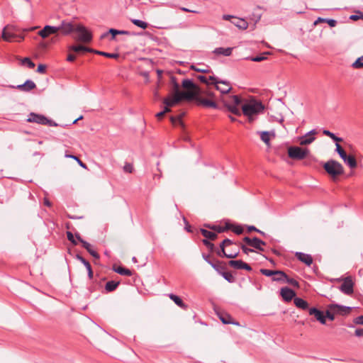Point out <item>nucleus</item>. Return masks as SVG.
<instances>
[{
  "label": "nucleus",
  "instance_id": "obj_45",
  "mask_svg": "<svg viewBox=\"0 0 363 363\" xmlns=\"http://www.w3.org/2000/svg\"><path fill=\"white\" fill-rule=\"evenodd\" d=\"M260 138L265 144H269L270 140L269 132L262 131L260 133Z\"/></svg>",
  "mask_w": 363,
  "mask_h": 363
},
{
  "label": "nucleus",
  "instance_id": "obj_40",
  "mask_svg": "<svg viewBox=\"0 0 363 363\" xmlns=\"http://www.w3.org/2000/svg\"><path fill=\"white\" fill-rule=\"evenodd\" d=\"M131 22L136 26L140 28H143V29H146L148 26V24L147 23L142 21V20H139V19H131Z\"/></svg>",
  "mask_w": 363,
  "mask_h": 363
},
{
  "label": "nucleus",
  "instance_id": "obj_25",
  "mask_svg": "<svg viewBox=\"0 0 363 363\" xmlns=\"http://www.w3.org/2000/svg\"><path fill=\"white\" fill-rule=\"evenodd\" d=\"M168 296L169 297V298L173 301L174 302V303L178 306L179 307H180L182 309H186L187 308V306L184 303V301H182V299L174 294H168Z\"/></svg>",
  "mask_w": 363,
  "mask_h": 363
},
{
  "label": "nucleus",
  "instance_id": "obj_50",
  "mask_svg": "<svg viewBox=\"0 0 363 363\" xmlns=\"http://www.w3.org/2000/svg\"><path fill=\"white\" fill-rule=\"evenodd\" d=\"M335 314L336 313L333 312V310H330V308L328 307L325 315L326 316V318H328L330 320H334Z\"/></svg>",
  "mask_w": 363,
  "mask_h": 363
},
{
  "label": "nucleus",
  "instance_id": "obj_1",
  "mask_svg": "<svg viewBox=\"0 0 363 363\" xmlns=\"http://www.w3.org/2000/svg\"><path fill=\"white\" fill-rule=\"evenodd\" d=\"M264 108L262 102L252 100L242 106V112L250 122H252L255 120L254 116L261 113Z\"/></svg>",
  "mask_w": 363,
  "mask_h": 363
},
{
  "label": "nucleus",
  "instance_id": "obj_10",
  "mask_svg": "<svg viewBox=\"0 0 363 363\" xmlns=\"http://www.w3.org/2000/svg\"><path fill=\"white\" fill-rule=\"evenodd\" d=\"M340 290L346 295H351L354 292V282L350 277H346L340 286Z\"/></svg>",
  "mask_w": 363,
  "mask_h": 363
},
{
  "label": "nucleus",
  "instance_id": "obj_33",
  "mask_svg": "<svg viewBox=\"0 0 363 363\" xmlns=\"http://www.w3.org/2000/svg\"><path fill=\"white\" fill-rule=\"evenodd\" d=\"M343 161L351 169L355 168L357 165V160L353 155H347L345 160Z\"/></svg>",
  "mask_w": 363,
  "mask_h": 363
},
{
  "label": "nucleus",
  "instance_id": "obj_2",
  "mask_svg": "<svg viewBox=\"0 0 363 363\" xmlns=\"http://www.w3.org/2000/svg\"><path fill=\"white\" fill-rule=\"evenodd\" d=\"M195 96L192 91L172 92V96L164 99L163 103L169 108L179 104L182 100L191 101Z\"/></svg>",
  "mask_w": 363,
  "mask_h": 363
},
{
  "label": "nucleus",
  "instance_id": "obj_42",
  "mask_svg": "<svg viewBox=\"0 0 363 363\" xmlns=\"http://www.w3.org/2000/svg\"><path fill=\"white\" fill-rule=\"evenodd\" d=\"M23 65H26L28 68L33 69L35 67V63L29 58L25 57L21 60Z\"/></svg>",
  "mask_w": 363,
  "mask_h": 363
},
{
  "label": "nucleus",
  "instance_id": "obj_27",
  "mask_svg": "<svg viewBox=\"0 0 363 363\" xmlns=\"http://www.w3.org/2000/svg\"><path fill=\"white\" fill-rule=\"evenodd\" d=\"M82 247L87 250V252L95 259H99L100 256L97 252L92 249L91 245L85 240H82Z\"/></svg>",
  "mask_w": 363,
  "mask_h": 363
},
{
  "label": "nucleus",
  "instance_id": "obj_23",
  "mask_svg": "<svg viewBox=\"0 0 363 363\" xmlns=\"http://www.w3.org/2000/svg\"><path fill=\"white\" fill-rule=\"evenodd\" d=\"M294 303L295 306L300 309L308 310L310 308L308 307V303L301 298L295 297L294 298Z\"/></svg>",
  "mask_w": 363,
  "mask_h": 363
},
{
  "label": "nucleus",
  "instance_id": "obj_44",
  "mask_svg": "<svg viewBox=\"0 0 363 363\" xmlns=\"http://www.w3.org/2000/svg\"><path fill=\"white\" fill-rule=\"evenodd\" d=\"M202 242L210 250L211 252H213L216 251L214 244L208 240L207 239H203L202 240Z\"/></svg>",
  "mask_w": 363,
  "mask_h": 363
},
{
  "label": "nucleus",
  "instance_id": "obj_11",
  "mask_svg": "<svg viewBox=\"0 0 363 363\" xmlns=\"http://www.w3.org/2000/svg\"><path fill=\"white\" fill-rule=\"evenodd\" d=\"M182 87L186 89V91H192L198 94V96L201 94V90L198 85H196L191 79H184L182 82Z\"/></svg>",
  "mask_w": 363,
  "mask_h": 363
},
{
  "label": "nucleus",
  "instance_id": "obj_15",
  "mask_svg": "<svg viewBox=\"0 0 363 363\" xmlns=\"http://www.w3.org/2000/svg\"><path fill=\"white\" fill-rule=\"evenodd\" d=\"M316 133H317V132L315 129L311 130V131L306 133L304 135L301 136L299 138L300 145H307L312 143L315 140V138L314 137V135Z\"/></svg>",
  "mask_w": 363,
  "mask_h": 363
},
{
  "label": "nucleus",
  "instance_id": "obj_6",
  "mask_svg": "<svg viewBox=\"0 0 363 363\" xmlns=\"http://www.w3.org/2000/svg\"><path fill=\"white\" fill-rule=\"evenodd\" d=\"M2 38L8 42H21L24 36L21 33H17L13 27L6 26L2 31Z\"/></svg>",
  "mask_w": 363,
  "mask_h": 363
},
{
  "label": "nucleus",
  "instance_id": "obj_29",
  "mask_svg": "<svg viewBox=\"0 0 363 363\" xmlns=\"http://www.w3.org/2000/svg\"><path fill=\"white\" fill-rule=\"evenodd\" d=\"M232 48H217L213 50V53L218 55L230 56L232 54Z\"/></svg>",
  "mask_w": 363,
  "mask_h": 363
},
{
  "label": "nucleus",
  "instance_id": "obj_8",
  "mask_svg": "<svg viewBox=\"0 0 363 363\" xmlns=\"http://www.w3.org/2000/svg\"><path fill=\"white\" fill-rule=\"evenodd\" d=\"M209 79L211 84L214 85L215 88L222 94H228L232 89L229 82L219 79L214 75L210 76Z\"/></svg>",
  "mask_w": 363,
  "mask_h": 363
},
{
  "label": "nucleus",
  "instance_id": "obj_28",
  "mask_svg": "<svg viewBox=\"0 0 363 363\" xmlns=\"http://www.w3.org/2000/svg\"><path fill=\"white\" fill-rule=\"evenodd\" d=\"M120 284V281H108L105 285V291L106 293L114 291Z\"/></svg>",
  "mask_w": 363,
  "mask_h": 363
},
{
  "label": "nucleus",
  "instance_id": "obj_3",
  "mask_svg": "<svg viewBox=\"0 0 363 363\" xmlns=\"http://www.w3.org/2000/svg\"><path fill=\"white\" fill-rule=\"evenodd\" d=\"M325 172L330 174L333 179L344 173L342 165L333 160H328L323 165Z\"/></svg>",
  "mask_w": 363,
  "mask_h": 363
},
{
  "label": "nucleus",
  "instance_id": "obj_5",
  "mask_svg": "<svg viewBox=\"0 0 363 363\" xmlns=\"http://www.w3.org/2000/svg\"><path fill=\"white\" fill-rule=\"evenodd\" d=\"M287 152L291 159L302 160L310 154V150L308 148H302L298 146H290L288 147Z\"/></svg>",
  "mask_w": 363,
  "mask_h": 363
},
{
  "label": "nucleus",
  "instance_id": "obj_31",
  "mask_svg": "<svg viewBox=\"0 0 363 363\" xmlns=\"http://www.w3.org/2000/svg\"><path fill=\"white\" fill-rule=\"evenodd\" d=\"M211 267L220 274L221 275V273H223L226 270L225 265L218 260H217L216 262H214Z\"/></svg>",
  "mask_w": 363,
  "mask_h": 363
},
{
  "label": "nucleus",
  "instance_id": "obj_16",
  "mask_svg": "<svg viewBox=\"0 0 363 363\" xmlns=\"http://www.w3.org/2000/svg\"><path fill=\"white\" fill-rule=\"evenodd\" d=\"M59 31V28L57 26H45L42 30H40L38 33L39 35L43 38H48L50 35L55 34Z\"/></svg>",
  "mask_w": 363,
  "mask_h": 363
},
{
  "label": "nucleus",
  "instance_id": "obj_52",
  "mask_svg": "<svg viewBox=\"0 0 363 363\" xmlns=\"http://www.w3.org/2000/svg\"><path fill=\"white\" fill-rule=\"evenodd\" d=\"M220 319L224 324H234L233 322L230 321L231 317L228 315H220Z\"/></svg>",
  "mask_w": 363,
  "mask_h": 363
},
{
  "label": "nucleus",
  "instance_id": "obj_20",
  "mask_svg": "<svg viewBox=\"0 0 363 363\" xmlns=\"http://www.w3.org/2000/svg\"><path fill=\"white\" fill-rule=\"evenodd\" d=\"M75 257L77 259L80 261L84 266H86V269L88 272V277L90 279H91L93 278L94 273H93L92 268H91L90 263L86 259H85L82 256H81L79 254H77Z\"/></svg>",
  "mask_w": 363,
  "mask_h": 363
},
{
  "label": "nucleus",
  "instance_id": "obj_9",
  "mask_svg": "<svg viewBox=\"0 0 363 363\" xmlns=\"http://www.w3.org/2000/svg\"><path fill=\"white\" fill-rule=\"evenodd\" d=\"M78 25L79 23H76L74 22L62 21L61 24L59 26H57V28H59V31L60 30L63 35H66L75 33Z\"/></svg>",
  "mask_w": 363,
  "mask_h": 363
},
{
  "label": "nucleus",
  "instance_id": "obj_41",
  "mask_svg": "<svg viewBox=\"0 0 363 363\" xmlns=\"http://www.w3.org/2000/svg\"><path fill=\"white\" fill-rule=\"evenodd\" d=\"M221 276L229 283H234L235 281V278L230 272H226L225 270L223 273H221Z\"/></svg>",
  "mask_w": 363,
  "mask_h": 363
},
{
  "label": "nucleus",
  "instance_id": "obj_17",
  "mask_svg": "<svg viewBox=\"0 0 363 363\" xmlns=\"http://www.w3.org/2000/svg\"><path fill=\"white\" fill-rule=\"evenodd\" d=\"M280 294L283 300L286 302L291 301L296 296L295 291L289 287L281 288Z\"/></svg>",
  "mask_w": 363,
  "mask_h": 363
},
{
  "label": "nucleus",
  "instance_id": "obj_59",
  "mask_svg": "<svg viewBox=\"0 0 363 363\" xmlns=\"http://www.w3.org/2000/svg\"><path fill=\"white\" fill-rule=\"evenodd\" d=\"M197 79L202 83L203 84H206V85H210L211 84V82H209V81H211L209 79V78L208 79L206 77L203 76V75H199L197 77Z\"/></svg>",
  "mask_w": 363,
  "mask_h": 363
},
{
  "label": "nucleus",
  "instance_id": "obj_32",
  "mask_svg": "<svg viewBox=\"0 0 363 363\" xmlns=\"http://www.w3.org/2000/svg\"><path fill=\"white\" fill-rule=\"evenodd\" d=\"M113 270L115 272H116V273H118V274H119L121 275H124V276L130 277V276H131L133 274L132 272L130 269L124 268L123 267H115L114 266L113 267Z\"/></svg>",
  "mask_w": 363,
  "mask_h": 363
},
{
  "label": "nucleus",
  "instance_id": "obj_22",
  "mask_svg": "<svg viewBox=\"0 0 363 363\" xmlns=\"http://www.w3.org/2000/svg\"><path fill=\"white\" fill-rule=\"evenodd\" d=\"M260 273L266 277H274V275H281L285 277V272L281 270H270L267 269H261Z\"/></svg>",
  "mask_w": 363,
  "mask_h": 363
},
{
  "label": "nucleus",
  "instance_id": "obj_55",
  "mask_svg": "<svg viewBox=\"0 0 363 363\" xmlns=\"http://www.w3.org/2000/svg\"><path fill=\"white\" fill-rule=\"evenodd\" d=\"M285 278H287V274L285 273V277H282L281 275H274L272 280L273 281H277V282H284Z\"/></svg>",
  "mask_w": 363,
  "mask_h": 363
},
{
  "label": "nucleus",
  "instance_id": "obj_4",
  "mask_svg": "<svg viewBox=\"0 0 363 363\" xmlns=\"http://www.w3.org/2000/svg\"><path fill=\"white\" fill-rule=\"evenodd\" d=\"M27 122L35 123L40 125H48L52 127L58 126V124L54 121L48 118L44 115L31 112L28 116Z\"/></svg>",
  "mask_w": 363,
  "mask_h": 363
},
{
  "label": "nucleus",
  "instance_id": "obj_47",
  "mask_svg": "<svg viewBox=\"0 0 363 363\" xmlns=\"http://www.w3.org/2000/svg\"><path fill=\"white\" fill-rule=\"evenodd\" d=\"M350 19L352 21L363 20V13L360 11H357L354 14L350 16Z\"/></svg>",
  "mask_w": 363,
  "mask_h": 363
},
{
  "label": "nucleus",
  "instance_id": "obj_63",
  "mask_svg": "<svg viewBox=\"0 0 363 363\" xmlns=\"http://www.w3.org/2000/svg\"><path fill=\"white\" fill-rule=\"evenodd\" d=\"M45 71H46V66L45 65L40 64L38 66L37 72L38 73L44 74V73H45Z\"/></svg>",
  "mask_w": 363,
  "mask_h": 363
},
{
  "label": "nucleus",
  "instance_id": "obj_38",
  "mask_svg": "<svg viewBox=\"0 0 363 363\" xmlns=\"http://www.w3.org/2000/svg\"><path fill=\"white\" fill-rule=\"evenodd\" d=\"M225 106L228 108V110L231 112L232 113L236 115V116H240L241 111L240 109L237 107V106L230 105L225 102Z\"/></svg>",
  "mask_w": 363,
  "mask_h": 363
},
{
  "label": "nucleus",
  "instance_id": "obj_54",
  "mask_svg": "<svg viewBox=\"0 0 363 363\" xmlns=\"http://www.w3.org/2000/svg\"><path fill=\"white\" fill-rule=\"evenodd\" d=\"M247 59L250 60L252 62H262V61L266 60L267 57H264V55H259V56H255V57H249Z\"/></svg>",
  "mask_w": 363,
  "mask_h": 363
},
{
  "label": "nucleus",
  "instance_id": "obj_12",
  "mask_svg": "<svg viewBox=\"0 0 363 363\" xmlns=\"http://www.w3.org/2000/svg\"><path fill=\"white\" fill-rule=\"evenodd\" d=\"M195 99H194L193 101H195L198 105H201L205 107H211L215 109L220 108L218 105L213 101L207 99H203L200 96V95L198 96V94L194 92Z\"/></svg>",
  "mask_w": 363,
  "mask_h": 363
},
{
  "label": "nucleus",
  "instance_id": "obj_49",
  "mask_svg": "<svg viewBox=\"0 0 363 363\" xmlns=\"http://www.w3.org/2000/svg\"><path fill=\"white\" fill-rule=\"evenodd\" d=\"M206 226L211 230H213L218 233H221L224 232V229L223 226L220 225H206Z\"/></svg>",
  "mask_w": 363,
  "mask_h": 363
},
{
  "label": "nucleus",
  "instance_id": "obj_36",
  "mask_svg": "<svg viewBox=\"0 0 363 363\" xmlns=\"http://www.w3.org/2000/svg\"><path fill=\"white\" fill-rule=\"evenodd\" d=\"M234 25L238 27L239 28L245 30L248 27V23L243 19L236 18V21L233 22Z\"/></svg>",
  "mask_w": 363,
  "mask_h": 363
},
{
  "label": "nucleus",
  "instance_id": "obj_43",
  "mask_svg": "<svg viewBox=\"0 0 363 363\" xmlns=\"http://www.w3.org/2000/svg\"><path fill=\"white\" fill-rule=\"evenodd\" d=\"M69 50L76 52H84L85 46L82 45H73L69 46Z\"/></svg>",
  "mask_w": 363,
  "mask_h": 363
},
{
  "label": "nucleus",
  "instance_id": "obj_53",
  "mask_svg": "<svg viewBox=\"0 0 363 363\" xmlns=\"http://www.w3.org/2000/svg\"><path fill=\"white\" fill-rule=\"evenodd\" d=\"M171 109L170 108L165 106L164 110L162 111H160L156 114L157 118L160 120L162 118V117L164 116L166 113L170 112Z\"/></svg>",
  "mask_w": 363,
  "mask_h": 363
},
{
  "label": "nucleus",
  "instance_id": "obj_34",
  "mask_svg": "<svg viewBox=\"0 0 363 363\" xmlns=\"http://www.w3.org/2000/svg\"><path fill=\"white\" fill-rule=\"evenodd\" d=\"M65 157L67 158H72L75 160L78 163V164L84 169H87V166L85 163H84L78 157L69 154L67 151L65 152Z\"/></svg>",
  "mask_w": 363,
  "mask_h": 363
},
{
  "label": "nucleus",
  "instance_id": "obj_64",
  "mask_svg": "<svg viewBox=\"0 0 363 363\" xmlns=\"http://www.w3.org/2000/svg\"><path fill=\"white\" fill-rule=\"evenodd\" d=\"M354 323L358 325H363V315H359L354 318Z\"/></svg>",
  "mask_w": 363,
  "mask_h": 363
},
{
  "label": "nucleus",
  "instance_id": "obj_13",
  "mask_svg": "<svg viewBox=\"0 0 363 363\" xmlns=\"http://www.w3.org/2000/svg\"><path fill=\"white\" fill-rule=\"evenodd\" d=\"M308 313L313 315L315 320L318 321L323 325L326 324V316L323 311L318 309L315 307H311L308 309Z\"/></svg>",
  "mask_w": 363,
  "mask_h": 363
},
{
  "label": "nucleus",
  "instance_id": "obj_51",
  "mask_svg": "<svg viewBox=\"0 0 363 363\" xmlns=\"http://www.w3.org/2000/svg\"><path fill=\"white\" fill-rule=\"evenodd\" d=\"M230 99L233 106H238L242 102L241 98L238 95L231 96Z\"/></svg>",
  "mask_w": 363,
  "mask_h": 363
},
{
  "label": "nucleus",
  "instance_id": "obj_46",
  "mask_svg": "<svg viewBox=\"0 0 363 363\" xmlns=\"http://www.w3.org/2000/svg\"><path fill=\"white\" fill-rule=\"evenodd\" d=\"M363 56L357 58L354 62L352 64V67L355 69H360L363 67Z\"/></svg>",
  "mask_w": 363,
  "mask_h": 363
},
{
  "label": "nucleus",
  "instance_id": "obj_62",
  "mask_svg": "<svg viewBox=\"0 0 363 363\" xmlns=\"http://www.w3.org/2000/svg\"><path fill=\"white\" fill-rule=\"evenodd\" d=\"M202 257L203 259L208 263L211 266L214 263V262H213L211 258H210V255H206L205 253H203L202 254Z\"/></svg>",
  "mask_w": 363,
  "mask_h": 363
},
{
  "label": "nucleus",
  "instance_id": "obj_14",
  "mask_svg": "<svg viewBox=\"0 0 363 363\" xmlns=\"http://www.w3.org/2000/svg\"><path fill=\"white\" fill-rule=\"evenodd\" d=\"M328 308H330V310H333V312L341 315H346L352 311L351 307L334 303L328 305Z\"/></svg>",
  "mask_w": 363,
  "mask_h": 363
},
{
  "label": "nucleus",
  "instance_id": "obj_60",
  "mask_svg": "<svg viewBox=\"0 0 363 363\" xmlns=\"http://www.w3.org/2000/svg\"><path fill=\"white\" fill-rule=\"evenodd\" d=\"M240 248L244 254L248 255L250 252H253L255 250L253 249L247 247L246 245L243 244H240Z\"/></svg>",
  "mask_w": 363,
  "mask_h": 363
},
{
  "label": "nucleus",
  "instance_id": "obj_24",
  "mask_svg": "<svg viewBox=\"0 0 363 363\" xmlns=\"http://www.w3.org/2000/svg\"><path fill=\"white\" fill-rule=\"evenodd\" d=\"M108 34H111V40H113V39H115V37H116V35H118V34L128 35L129 32L126 31V30H116V29H114V28H110L108 32L102 34L101 38H104Z\"/></svg>",
  "mask_w": 363,
  "mask_h": 363
},
{
  "label": "nucleus",
  "instance_id": "obj_30",
  "mask_svg": "<svg viewBox=\"0 0 363 363\" xmlns=\"http://www.w3.org/2000/svg\"><path fill=\"white\" fill-rule=\"evenodd\" d=\"M200 232L202 235L205 237L208 240H215L217 238V234L213 232L207 230L203 228H201Z\"/></svg>",
  "mask_w": 363,
  "mask_h": 363
},
{
  "label": "nucleus",
  "instance_id": "obj_26",
  "mask_svg": "<svg viewBox=\"0 0 363 363\" xmlns=\"http://www.w3.org/2000/svg\"><path fill=\"white\" fill-rule=\"evenodd\" d=\"M216 252L217 255L220 257H226V258H230V259L235 258L239 255V252L238 251H237L235 253H227L225 252V250L223 249V248H222V249L220 248V249L217 250L216 251Z\"/></svg>",
  "mask_w": 363,
  "mask_h": 363
},
{
  "label": "nucleus",
  "instance_id": "obj_21",
  "mask_svg": "<svg viewBox=\"0 0 363 363\" xmlns=\"http://www.w3.org/2000/svg\"><path fill=\"white\" fill-rule=\"evenodd\" d=\"M264 245H266V242L259 238L255 237L252 239L250 247H254L259 251L263 252L264 250L262 246Z\"/></svg>",
  "mask_w": 363,
  "mask_h": 363
},
{
  "label": "nucleus",
  "instance_id": "obj_7",
  "mask_svg": "<svg viewBox=\"0 0 363 363\" xmlns=\"http://www.w3.org/2000/svg\"><path fill=\"white\" fill-rule=\"evenodd\" d=\"M74 38L79 42L89 43L92 40L91 33L83 25L79 24L77 27Z\"/></svg>",
  "mask_w": 363,
  "mask_h": 363
},
{
  "label": "nucleus",
  "instance_id": "obj_18",
  "mask_svg": "<svg viewBox=\"0 0 363 363\" xmlns=\"http://www.w3.org/2000/svg\"><path fill=\"white\" fill-rule=\"evenodd\" d=\"M295 257L301 262L304 263L307 266H311L313 263V257L311 255L306 254L301 252H296L295 253Z\"/></svg>",
  "mask_w": 363,
  "mask_h": 363
},
{
  "label": "nucleus",
  "instance_id": "obj_35",
  "mask_svg": "<svg viewBox=\"0 0 363 363\" xmlns=\"http://www.w3.org/2000/svg\"><path fill=\"white\" fill-rule=\"evenodd\" d=\"M170 83L172 86V92H182L180 91V85L174 76H171Z\"/></svg>",
  "mask_w": 363,
  "mask_h": 363
},
{
  "label": "nucleus",
  "instance_id": "obj_37",
  "mask_svg": "<svg viewBox=\"0 0 363 363\" xmlns=\"http://www.w3.org/2000/svg\"><path fill=\"white\" fill-rule=\"evenodd\" d=\"M243 264L244 262L242 260H230L228 262V264L235 269H241Z\"/></svg>",
  "mask_w": 363,
  "mask_h": 363
},
{
  "label": "nucleus",
  "instance_id": "obj_19",
  "mask_svg": "<svg viewBox=\"0 0 363 363\" xmlns=\"http://www.w3.org/2000/svg\"><path fill=\"white\" fill-rule=\"evenodd\" d=\"M36 87V84L30 79H27L23 84H19L16 89L21 91L28 92Z\"/></svg>",
  "mask_w": 363,
  "mask_h": 363
},
{
  "label": "nucleus",
  "instance_id": "obj_61",
  "mask_svg": "<svg viewBox=\"0 0 363 363\" xmlns=\"http://www.w3.org/2000/svg\"><path fill=\"white\" fill-rule=\"evenodd\" d=\"M123 170L125 172H128V173H132L133 171V167L131 164L130 163H125V164L124 165L123 167Z\"/></svg>",
  "mask_w": 363,
  "mask_h": 363
},
{
  "label": "nucleus",
  "instance_id": "obj_58",
  "mask_svg": "<svg viewBox=\"0 0 363 363\" xmlns=\"http://www.w3.org/2000/svg\"><path fill=\"white\" fill-rule=\"evenodd\" d=\"M232 230L237 235H241L243 233V228L241 225H233Z\"/></svg>",
  "mask_w": 363,
  "mask_h": 363
},
{
  "label": "nucleus",
  "instance_id": "obj_56",
  "mask_svg": "<svg viewBox=\"0 0 363 363\" xmlns=\"http://www.w3.org/2000/svg\"><path fill=\"white\" fill-rule=\"evenodd\" d=\"M247 230H248V231H249V232H251V231H256V233H259V234H261V235H262V236H264V237H266V236H267V234H266L264 232H263V231H262V230H260L257 229V228L256 227H255L254 225L248 226Z\"/></svg>",
  "mask_w": 363,
  "mask_h": 363
},
{
  "label": "nucleus",
  "instance_id": "obj_39",
  "mask_svg": "<svg viewBox=\"0 0 363 363\" xmlns=\"http://www.w3.org/2000/svg\"><path fill=\"white\" fill-rule=\"evenodd\" d=\"M94 53L99 55L104 56L108 58H118L119 55L118 53H109L104 51H94Z\"/></svg>",
  "mask_w": 363,
  "mask_h": 363
},
{
  "label": "nucleus",
  "instance_id": "obj_57",
  "mask_svg": "<svg viewBox=\"0 0 363 363\" xmlns=\"http://www.w3.org/2000/svg\"><path fill=\"white\" fill-rule=\"evenodd\" d=\"M67 237L69 241H70L74 245H77V241L74 239L72 233L70 231L67 232Z\"/></svg>",
  "mask_w": 363,
  "mask_h": 363
},
{
  "label": "nucleus",
  "instance_id": "obj_48",
  "mask_svg": "<svg viewBox=\"0 0 363 363\" xmlns=\"http://www.w3.org/2000/svg\"><path fill=\"white\" fill-rule=\"evenodd\" d=\"M284 282L296 287V288H299V283L294 279L293 278H290L287 276V278H285V281Z\"/></svg>",
  "mask_w": 363,
  "mask_h": 363
}]
</instances>
